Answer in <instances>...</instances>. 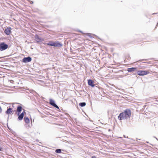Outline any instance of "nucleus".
<instances>
[{"label":"nucleus","mask_w":158,"mask_h":158,"mask_svg":"<svg viewBox=\"0 0 158 158\" xmlns=\"http://www.w3.org/2000/svg\"><path fill=\"white\" fill-rule=\"evenodd\" d=\"M131 115V110L129 109H126L124 112L120 113L118 118L120 120L127 119L130 118Z\"/></svg>","instance_id":"f257e3e1"},{"label":"nucleus","mask_w":158,"mask_h":158,"mask_svg":"<svg viewBox=\"0 0 158 158\" xmlns=\"http://www.w3.org/2000/svg\"><path fill=\"white\" fill-rule=\"evenodd\" d=\"M8 45L5 43L3 42L0 43V51H3L7 48Z\"/></svg>","instance_id":"f03ea898"},{"label":"nucleus","mask_w":158,"mask_h":158,"mask_svg":"<svg viewBox=\"0 0 158 158\" xmlns=\"http://www.w3.org/2000/svg\"><path fill=\"white\" fill-rule=\"evenodd\" d=\"M137 74L140 76H143L149 73L148 71H138L137 72Z\"/></svg>","instance_id":"7ed1b4c3"},{"label":"nucleus","mask_w":158,"mask_h":158,"mask_svg":"<svg viewBox=\"0 0 158 158\" xmlns=\"http://www.w3.org/2000/svg\"><path fill=\"white\" fill-rule=\"evenodd\" d=\"M26 113L24 110L20 114V113H18L17 115L18 116V120L19 121L22 120L23 118L24 114Z\"/></svg>","instance_id":"20e7f679"},{"label":"nucleus","mask_w":158,"mask_h":158,"mask_svg":"<svg viewBox=\"0 0 158 158\" xmlns=\"http://www.w3.org/2000/svg\"><path fill=\"white\" fill-rule=\"evenodd\" d=\"M49 103L51 105L59 109L58 106L56 104L55 101L52 99H50Z\"/></svg>","instance_id":"39448f33"},{"label":"nucleus","mask_w":158,"mask_h":158,"mask_svg":"<svg viewBox=\"0 0 158 158\" xmlns=\"http://www.w3.org/2000/svg\"><path fill=\"white\" fill-rule=\"evenodd\" d=\"M31 58L30 57L28 56L24 58L23 59V62L24 63H28L31 61Z\"/></svg>","instance_id":"423d86ee"},{"label":"nucleus","mask_w":158,"mask_h":158,"mask_svg":"<svg viewBox=\"0 0 158 158\" xmlns=\"http://www.w3.org/2000/svg\"><path fill=\"white\" fill-rule=\"evenodd\" d=\"M35 40L38 43L42 42L44 40V39L40 37L38 35H36L35 36Z\"/></svg>","instance_id":"0eeeda50"},{"label":"nucleus","mask_w":158,"mask_h":158,"mask_svg":"<svg viewBox=\"0 0 158 158\" xmlns=\"http://www.w3.org/2000/svg\"><path fill=\"white\" fill-rule=\"evenodd\" d=\"M5 33H6V35H9L11 32V28L10 27H7L5 29V30L4 31Z\"/></svg>","instance_id":"6e6552de"},{"label":"nucleus","mask_w":158,"mask_h":158,"mask_svg":"<svg viewBox=\"0 0 158 158\" xmlns=\"http://www.w3.org/2000/svg\"><path fill=\"white\" fill-rule=\"evenodd\" d=\"M88 84L90 86L94 87L95 86V84L94 83V81L91 79L88 80Z\"/></svg>","instance_id":"1a4fd4ad"},{"label":"nucleus","mask_w":158,"mask_h":158,"mask_svg":"<svg viewBox=\"0 0 158 158\" xmlns=\"http://www.w3.org/2000/svg\"><path fill=\"white\" fill-rule=\"evenodd\" d=\"M54 44L55 45L54 46V47H62L63 45V44H62L60 43L58 41L56 42H54Z\"/></svg>","instance_id":"9d476101"},{"label":"nucleus","mask_w":158,"mask_h":158,"mask_svg":"<svg viewBox=\"0 0 158 158\" xmlns=\"http://www.w3.org/2000/svg\"><path fill=\"white\" fill-rule=\"evenodd\" d=\"M136 68L132 67L127 69V70L128 72H132L136 70Z\"/></svg>","instance_id":"9b49d317"},{"label":"nucleus","mask_w":158,"mask_h":158,"mask_svg":"<svg viewBox=\"0 0 158 158\" xmlns=\"http://www.w3.org/2000/svg\"><path fill=\"white\" fill-rule=\"evenodd\" d=\"M12 112V109L10 108H9L7 109V110L6 111V113L7 114H9L11 113Z\"/></svg>","instance_id":"f8f14e48"},{"label":"nucleus","mask_w":158,"mask_h":158,"mask_svg":"<svg viewBox=\"0 0 158 158\" xmlns=\"http://www.w3.org/2000/svg\"><path fill=\"white\" fill-rule=\"evenodd\" d=\"M22 107L21 106H19L17 107V111L18 113H20L22 110Z\"/></svg>","instance_id":"ddd939ff"},{"label":"nucleus","mask_w":158,"mask_h":158,"mask_svg":"<svg viewBox=\"0 0 158 158\" xmlns=\"http://www.w3.org/2000/svg\"><path fill=\"white\" fill-rule=\"evenodd\" d=\"M24 120L26 123H28L30 122L29 119L27 117H25L24 118Z\"/></svg>","instance_id":"4468645a"},{"label":"nucleus","mask_w":158,"mask_h":158,"mask_svg":"<svg viewBox=\"0 0 158 158\" xmlns=\"http://www.w3.org/2000/svg\"><path fill=\"white\" fill-rule=\"evenodd\" d=\"M54 42L51 41L49 42L48 43H47V44L48 45L54 46V45H55Z\"/></svg>","instance_id":"2eb2a0df"},{"label":"nucleus","mask_w":158,"mask_h":158,"mask_svg":"<svg viewBox=\"0 0 158 158\" xmlns=\"http://www.w3.org/2000/svg\"><path fill=\"white\" fill-rule=\"evenodd\" d=\"M85 105H86V103L85 102H80L79 103L80 106L81 107L84 106H85Z\"/></svg>","instance_id":"dca6fc26"},{"label":"nucleus","mask_w":158,"mask_h":158,"mask_svg":"<svg viewBox=\"0 0 158 158\" xmlns=\"http://www.w3.org/2000/svg\"><path fill=\"white\" fill-rule=\"evenodd\" d=\"M55 152L56 153H60L61 152V150L60 149H56Z\"/></svg>","instance_id":"f3484780"},{"label":"nucleus","mask_w":158,"mask_h":158,"mask_svg":"<svg viewBox=\"0 0 158 158\" xmlns=\"http://www.w3.org/2000/svg\"><path fill=\"white\" fill-rule=\"evenodd\" d=\"M2 111V109L1 108V106H0V113H1Z\"/></svg>","instance_id":"a211bd4d"},{"label":"nucleus","mask_w":158,"mask_h":158,"mask_svg":"<svg viewBox=\"0 0 158 158\" xmlns=\"http://www.w3.org/2000/svg\"><path fill=\"white\" fill-rule=\"evenodd\" d=\"M28 1L29 2H31V4H33V2H32V1H29V0H28Z\"/></svg>","instance_id":"6ab92c4d"},{"label":"nucleus","mask_w":158,"mask_h":158,"mask_svg":"<svg viewBox=\"0 0 158 158\" xmlns=\"http://www.w3.org/2000/svg\"><path fill=\"white\" fill-rule=\"evenodd\" d=\"M14 82V81L12 80H11L10 81V82L11 83H13V82Z\"/></svg>","instance_id":"aec40b11"},{"label":"nucleus","mask_w":158,"mask_h":158,"mask_svg":"<svg viewBox=\"0 0 158 158\" xmlns=\"http://www.w3.org/2000/svg\"><path fill=\"white\" fill-rule=\"evenodd\" d=\"M123 136H124L125 138H128V136H127V137H126V136H125V135H123Z\"/></svg>","instance_id":"412c9836"},{"label":"nucleus","mask_w":158,"mask_h":158,"mask_svg":"<svg viewBox=\"0 0 158 158\" xmlns=\"http://www.w3.org/2000/svg\"><path fill=\"white\" fill-rule=\"evenodd\" d=\"M79 31V32H81V33H83V32H82V31H80V30H79V31Z\"/></svg>","instance_id":"4be33fe9"},{"label":"nucleus","mask_w":158,"mask_h":158,"mask_svg":"<svg viewBox=\"0 0 158 158\" xmlns=\"http://www.w3.org/2000/svg\"><path fill=\"white\" fill-rule=\"evenodd\" d=\"M91 158H96L95 156H92Z\"/></svg>","instance_id":"5701e85b"},{"label":"nucleus","mask_w":158,"mask_h":158,"mask_svg":"<svg viewBox=\"0 0 158 158\" xmlns=\"http://www.w3.org/2000/svg\"><path fill=\"white\" fill-rule=\"evenodd\" d=\"M157 13H154L152 14V15H156L157 14Z\"/></svg>","instance_id":"b1692460"},{"label":"nucleus","mask_w":158,"mask_h":158,"mask_svg":"<svg viewBox=\"0 0 158 158\" xmlns=\"http://www.w3.org/2000/svg\"><path fill=\"white\" fill-rule=\"evenodd\" d=\"M90 35V34H88V35H87L90 37V36L89 35Z\"/></svg>","instance_id":"393cba45"},{"label":"nucleus","mask_w":158,"mask_h":158,"mask_svg":"<svg viewBox=\"0 0 158 158\" xmlns=\"http://www.w3.org/2000/svg\"><path fill=\"white\" fill-rule=\"evenodd\" d=\"M2 150V148L0 147V151H1Z\"/></svg>","instance_id":"a878e982"},{"label":"nucleus","mask_w":158,"mask_h":158,"mask_svg":"<svg viewBox=\"0 0 158 158\" xmlns=\"http://www.w3.org/2000/svg\"><path fill=\"white\" fill-rule=\"evenodd\" d=\"M147 143H149V142H147Z\"/></svg>","instance_id":"bb28decb"},{"label":"nucleus","mask_w":158,"mask_h":158,"mask_svg":"<svg viewBox=\"0 0 158 158\" xmlns=\"http://www.w3.org/2000/svg\"><path fill=\"white\" fill-rule=\"evenodd\" d=\"M155 138L157 140V139L155 137Z\"/></svg>","instance_id":"cd10ccee"},{"label":"nucleus","mask_w":158,"mask_h":158,"mask_svg":"<svg viewBox=\"0 0 158 158\" xmlns=\"http://www.w3.org/2000/svg\"><path fill=\"white\" fill-rule=\"evenodd\" d=\"M1 57H0V59H1Z\"/></svg>","instance_id":"c85d7f7f"}]
</instances>
